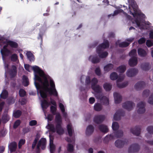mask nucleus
<instances>
[{
  "mask_svg": "<svg viewBox=\"0 0 153 153\" xmlns=\"http://www.w3.org/2000/svg\"><path fill=\"white\" fill-rule=\"evenodd\" d=\"M46 140L45 138H42L39 141L36 146V151L37 153L40 152V148L44 149L46 147Z\"/></svg>",
  "mask_w": 153,
  "mask_h": 153,
  "instance_id": "obj_8",
  "label": "nucleus"
},
{
  "mask_svg": "<svg viewBox=\"0 0 153 153\" xmlns=\"http://www.w3.org/2000/svg\"><path fill=\"white\" fill-rule=\"evenodd\" d=\"M94 101L95 99L94 98L91 97L89 99V102L90 103L92 104L94 103Z\"/></svg>",
  "mask_w": 153,
  "mask_h": 153,
  "instance_id": "obj_64",
  "label": "nucleus"
},
{
  "mask_svg": "<svg viewBox=\"0 0 153 153\" xmlns=\"http://www.w3.org/2000/svg\"><path fill=\"white\" fill-rule=\"evenodd\" d=\"M49 104V103L45 100L43 99L41 101V105L44 113H45L44 109L47 108L48 107Z\"/></svg>",
  "mask_w": 153,
  "mask_h": 153,
  "instance_id": "obj_22",
  "label": "nucleus"
},
{
  "mask_svg": "<svg viewBox=\"0 0 153 153\" xmlns=\"http://www.w3.org/2000/svg\"><path fill=\"white\" fill-rule=\"evenodd\" d=\"M25 143V139H21L19 143L18 147L19 149L21 148L22 146Z\"/></svg>",
  "mask_w": 153,
  "mask_h": 153,
  "instance_id": "obj_49",
  "label": "nucleus"
},
{
  "mask_svg": "<svg viewBox=\"0 0 153 153\" xmlns=\"http://www.w3.org/2000/svg\"><path fill=\"white\" fill-rule=\"evenodd\" d=\"M103 87L106 91H109L111 89L112 87L110 83H106L103 85Z\"/></svg>",
  "mask_w": 153,
  "mask_h": 153,
  "instance_id": "obj_43",
  "label": "nucleus"
},
{
  "mask_svg": "<svg viewBox=\"0 0 153 153\" xmlns=\"http://www.w3.org/2000/svg\"><path fill=\"white\" fill-rule=\"evenodd\" d=\"M17 71L16 67L13 65L12 67V69L10 71V74L12 77H14L16 74Z\"/></svg>",
  "mask_w": 153,
  "mask_h": 153,
  "instance_id": "obj_28",
  "label": "nucleus"
},
{
  "mask_svg": "<svg viewBox=\"0 0 153 153\" xmlns=\"http://www.w3.org/2000/svg\"><path fill=\"white\" fill-rule=\"evenodd\" d=\"M130 6V13L132 15L135 19L132 21V23L134 24V26L140 29H147L146 25H149L150 23L148 22H145L144 19L145 15L138 9L137 6L134 0H128Z\"/></svg>",
  "mask_w": 153,
  "mask_h": 153,
  "instance_id": "obj_2",
  "label": "nucleus"
},
{
  "mask_svg": "<svg viewBox=\"0 0 153 153\" xmlns=\"http://www.w3.org/2000/svg\"><path fill=\"white\" fill-rule=\"evenodd\" d=\"M105 119V117L103 115H98L95 116L94 118V122L97 124L102 123Z\"/></svg>",
  "mask_w": 153,
  "mask_h": 153,
  "instance_id": "obj_17",
  "label": "nucleus"
},
{
  "mask_svg": "<svg viewBox=\"0 0 153 153\" xmlns=\"http://www.w3.org/2000/svg\"><path fill=\"white\" fill-rule=\"evenodd\" d=\"M28 59L30 61L34 60V58L33 54L30 51L27 52L26 53Z\"/></svg>",
  "mask_w": 153,
  "mask_h": 153,
  "instance_id": "obj_36",
  "label": "nucleus"
},
{
  "mask_svg": "<svg viewBox=\"0 0 153 153\" xmlns=\"http://www.w3.org/2000/svg\"><path fill=\"white\" fill-rule=\"evenodd\" d=\"M148 102L149 104L153 105V94H152L149 97Z\"/></svg>",
  "mask_w": 153,
  "mask_h": 153,
  "instance_id": "obj_55",
  "label": "nucleus"
},
{
  "mask_svg": "<svg viewBox=\"0 0 153 153\" xmlns=\"http://www.w3.org/2000/svg\"><path fill=\"white\" fill-rule=\"evenodd\" d=\"M4 68L6 72H7L8 71V66L9 64L6 62H4Z\"/></svg>",
  "mask_w": 153,
  "mask_h": 153,
  "instance_id": "obj_63",
  "label": "nucleus"
},
{
  "mask_svg": "<svg viewBox=\"0 0 153 153\" xmlns=\"http://www.w3.org/2000/svg\"><path fill=\"white\" fill-rule=\"evenodd\" d=\"M74 147L73 145L70 143H69L68 144L67 147V150L68 152H72L74 150Z\"/></svg>",
  "mask_w": 153,
  "mask_h": 153,
  "instance_id": "obj_46",
  "label": "nucleus"
},
{
  "mask_svg": "<svg viewBox=\"0 0 153 153\" xmlns=\"http://www.w3.org/2000/svg\"><path fill=\"white\" fill-rule=\"evenodd\" d=\"M37 124V121L35 120H32L29 122V125L33 126L36 125Z\"/></svg>",
  "mask_w": 153,
  "mask_h": 153,
  "instance_id": "obj_59",
  "label": "nucleus"
},
{
  "mask_svg": "<svg viewBox=\"0 0 153 153\" xmlns=\"http://www.w3.org/2000/svg\"><path fill=\"white\" fill-rule=\"evenodd\" d=\"M135 104L131 101H127L123 105V107L128 111L131 110L135 106Z\"/></svg>",
  "mask_w": 153,
  "mask_h": 153,
  "instance_id": "obj_12",
  "label": "nucleus"
},
{
  "mask_svg": "<svg viewBox=\"0 0 153 153\" xmlns=\"http://www.w3.org/2000/svg\"><path fill=\"white\" fill-rule=\"evenodd\" d=\"M17 146V144L15 142L10 143L9 145V148L11 152L15 151Z\"/></svg>",
  "mask_w": 153,
  "mask_h": 153,
  "instance_id": "obj_24",
  "label": "nucleus"
},
{
  "mask_svg": "<svg viewBox=\"0 0 153 153\" xmlns=\"http://www.w3.org/2000/svg\"><path fill=\"white\" fill-rule=\"evenodd\" d=\"M123 12V13L125 14V16H126V18L128 19H131V17L129 16L126 13H124V12H123V10H115L114 12V13L113 14H111L110 15H108V17H110V16H115L116 15L118 14L120 12Z\"/></svg>",
  "mask_w": 153,
  "mask_h": 153,
  "instance_id": "obj_23",
  "label": "nucleus"
},
{
  "mask_svg": "<svg viewBox=\"0 0 153 153\" xmlns=\"http://www.w3.org/2000/svg\"><path fill=\"white\" fill-rule=\"evenodd\" d=\"M109 46V44L108 41L105 40L103 43L100 45L97 48V51L101 58H105L108 55L107 52H102L103 50Z\"/></svg>",
  "mask_w": 153,
  "mask_h": 153,
  "instance_id": "obj_6",
  "label": "nucleus"
},
{
  "mask_svg": "<svg viewBox=\"0 0 153 153\" xmlns=\"http://www.w3.org/2000/svg\"><path fill=\"white\" fill-rule=\"evenodd\" d=\"M38 140V139L37 138H36L34 140L32 144V147L33 149H34L35 148Z\"/></svg>",
  "mask_w": 153,
  "mask_h": 153,
  "instance_id": "obj_57",
  "label": "nucleus"
},
{
  "mask_svg": "<svg viewBox=\"0 0 153 153\" xmlns=\"http://www.w3.org/2000/svg\"><path fill=\"white\" fill-rule=\"evenodd\" d=\"M1 52L3 59L4 58V56H8L12 53L11 51L7 48L6 46H4L3 49L1 50Z\"/></svg>",
  "mask_w": 153,
  "mask_h": 153,
  "instance_id": "obj_18",
  "label": "nucleus"
},
{
  "mask_svg": "<svg viewBox=\"0 0 153 153\" xmlns=\"http://www.w3.org/2000/svg\"><path fill=\"white\" fill-rule=\"evenodd\" d=\"M129 43H130L126 42H123L119 43V41L116 43L117 45H119V46L121 47H127L129 45Z\"/></svg>",
  "mask_w": 153,
  "mask_h": 153,
  "instance_id": "obj_35",
  "label": "nucleus"
},
{
  "mask_svg": "<svg viewBox=\"0 0 153 153\" xmlns=\"http://www.w3.org/2000/svg\"><path fill=\"white\" fill-rule=\"evenodd\" d=\"M51 110L53 115L55 114L56 108L55 107L52 106L51 107Z\"/></svg>",
  "mask_w": 153,
  "mask_h": 153,
  "instance_id": "obj_58",
  "label": "nucleus"
},
{
  "mask_svg": "<svg viewBox=\"0 0 153 153\" xmlns=\"http://www.w3.org/2000/svg\"><path fill=\"white\" fill-rule=\"evenodd\" d=\"M89 60L93 63H97L99 62L100 59L97 56H91L89 58Z\"/></svg>",
  "mask_w": 153,
  "mask_h": 153,
  "instance_id": "obj_25",
  "label": "nucleus"
},
{
  "mask_svg": "<svg viewBox=\"0 0 153 153\" xmlns=\"http://www.w3.org/2000/svg\"><path fill=\"white\" fill-rule=\"evenodd\" d=\"M137 54V51L135 49L132 50L129 53V56L131 57V58H134L137 57L136 55Z\"/></svg>",
  "mask_w": 153,
  "mask_h": 153,
  "instance_id": "obj_42",
  "label": "nucleus"
},
{
  "mask_svg": "<svg viewBox=\"0 0 153 153\" xmlns=\"http://www.w3.org/2000/svg\"><path fill=\"white\" fill-rule=\"evenodd\" d=\"M94 108L95 110L97 111H100L102 109V106L100 103L95 104L94 106Z\"/></svg>",
  "mask_w": 153,
  "mask_h": 153,
  "instance_id": "obj_34",
  "label": "nucleus"
},
{
  "mask_svg": "<svg viewBox=\"0 0 153 153\" xmlns=\"http://www.w3.org/2000/svg\"><path fill=\"white\" fill-rule=\"evenodd\" d=\"M25 91L23 89H20L19 91V95L21 97H24L25 95Z\"/></svg>",
  "mask_w": 153,
  "mask_h": 153,
  "instance_id": "obj_52",
  "label": "nucleus"
},
{
  "mask_svg": "<svg viewBox=\"0 0 153 153\" xmlns=\"http://www.w3.org/2000/svg\"><path fill=\"white\" fill-rule=\"evenodd\" d=\"M123 135V132L121 130L112 133L110 135L106 136L103 141L105 143H107L109 140L122 137Z\"/></svg>",
  "mask_w": 153,
  "mask_h": 153,
  "instance_id": "obj_7",
  "label": "nucleus"
},
{
  "mask_svg": "<svg viewBox=\"0 0 153 153\" xmlns=\"http://www.w3.org/2000/svg\"><path fill=\"white\" fill-rule=\"evenodd\" d=\"M112 127L114 130H117L119 128V126L118 123L117 122H113L112 124Z\"/></svg>",
  "mask_w": 153,
  "mask_h": 153,
  "instance_id": "obj_44",
  "label": "nucleus"
},
{
  "mask_svg": "<svg viewBox=\"0 0 153 153\" xmlns=\"http://www.w3.org/2000/svg\"><path fill=\"white\" fill-rule=\"evenodd\" d=\"M20 102L21 104L22 105L25 104L26 102V100L24 98H22L20 100Z\"/></svg>",
  "mask_w": 153,
  "mask_h": 153,
  "instance_id": "obj_60",
  "label": "nucleus"
},
{
  "mask_svg": "<svg viewBox=\"0 0 153 153\" xmlns=\"http://www.w3.org/2000/svg\"><path fill=\"white\" fill-rule=\"evenodd\" d=\"M145 103L144 102H139L137 105V112L139 114H142L145 111Z\"/></svg>",
  "mask_w": 153,
  "mask_h": 153,
  "instance_id": "obj_11",
  "label": "nucleus"
},
{
  "mask_svg": "<svg viewBox=\"0 0 153 153\" xmlns=\"http://www.w3.org/2000/svg\"><path fill=\"white\" fill-rule=\"evenodd\" d=\"M113 68V65L112 64H109L104 67V71L106 72H107L111 69Z\"/></svg>",
  "mask_w": 153,
  "mask_h": 153,
  "instance_id": "obj_33",
  "label": "nucleus"
},
{
  "mask_svg": "<svg viewBox=\"0 0 153 153\" xmlns=\"http://www.w3.org/2000/svg\"><path fill=\"white\" fill-rule=\"evenodd\" d=\"M25 69L30 72V68L34 71V84L38 91L39 90L42 97L44 98L47 96V93L50 95L57 96V92L55 88V85L53 80L48 75L45 74L39 68L36 66H30L28 64H25Z\"/></svg>",
  "mask_w": 153,
  "mask_h": 153,
  "instance_id": "obj_1",
  "label": "nucleus"
},
{
  "mask_svg": "<svg viewBox=\"0 0 153 153\" xmlns=\"http://www.w3.org/2000/svg\"><path fill=\"white\" fill-rule=\"evenodd\" d=\"M140 127L139 126H137L131 128L130 131L134 135L138 136L140 134Z\"/></svg>",
  "mask_w": 153,
  "mask_h": 153,
  "instance_id": "obj_14",
  "label": "nucleus"
},
{
  "mask_svg": "<svg viewBox=\"0 0 153 153\" xmlns=\"http://www.w3.org/2000/svg\"><path fill=\"white\" fill-rule=\"evenodd\" d=\"M118 79L117 81V86L119 88H123L128 85V82L126 81L122 83L120 82L123 80L125 77L124 74H120L118 76L117 74L115 72L112 73L110 75V78L112 80H115L117 78Z\"/></svg>",
  "mask_w": 153,
  "mask_h": 153,
  "instance_id": "obj_5",
  "label": "nucleus"
},
{
  "mask_svg": "<svg viewBox=\"0 0 153 153\" xmlns=\"http://www.w3.org/2000/svg\"><path fill=\"white\" fill-rule=\"evenodd\" d=\"M20 121L19 120H17L14 123L13 125V128H16L20 125Z\"/></svg>",
  "mask_w": 153,
  "mask_h": 153,
  "instance_id": "obj_53",
  "label": "nucleus"
},
{
  "mask_svg": "<svg viewBox=\"0 0 153 153\" xmlns=\"http://www.w3.org/2000/svg\"><path fill=\"white\" fill-rule=\"evenodd\" d=\"M22 114L21 112L19 110H17L13 113V116L16 118L19 117Z\"/></svg>",
  "mask_w": 153,
  "mask_h": 153,
  "instance_id": "obj_45",
  "label": "nucleus"
},
{
  "mask_svg": "<svg viewBox=\"0 0 153 153\" xmlns=\"http://www.w3.org/2000/svg\"><path fill=\"white\" fill-rule=\"evenodd\" d=\"M97 82L98 80L96 78H94L91 81V88H92L93 86L94 87L96 86V85L97 83Z\"/></svg>",
  "mask_w": 153,
  "mask_h": 153,
  "instance_id": "obj_47",
  "label": "nucleus"
},
{
  "mask_svg": "<svg viewBox=\"0 0 153 153\" xmlns=\"http://www.w3.org/2000/svg\"><path fill=\"white\" fill-rule=\"evenodd\" d=\"M146 86L145 82L143 81H140L137 82L134 85L135 89L137 91L140 90L144 88Z\"/></svg>",
  "mask_w": 153,
  "mask_h": 153,
  "instance_id": "obj_15",
  "label": "nucleus"
},
{
  "mask_svg": "<svg viewBox=\"0 0 153 153\" xmlns=\"http://www.w3.org/2000/svg\"><path fill=\"white\" fill-rule=\"evenodd\" d=\"M128 141L126 140H118L115 142V145L117 147L121 148L123 147L125 144H127Z\"/></svg>",
  "mask_w": 153,
  "mask_h": 153,
  "instance_id": "obj_13",
  "label": "nucleus"
},
{
  "mask_svg": "<svg viewBox=\"0 0 153 153\" xmlns=\"http://www.w3.org/2000/svg\"><path fill=\"white\" fill-rule=\"evenodd\" d=\"M138 72V70L136 68H130L127 70L126 75L128 77H132L136 76Z\"/></svg>",
  "mask_w": 153,
  "mask_h": 153,
  "instance_id": "obj_9",
  "label": "nucleus"
},
{
  "mask_svg": "<svg viewBox=\"0 0 153 153\" xmlns=\"http://www.w3.org/2000/svg\"><path fill=\"white\" fill-rule=\"evenodd\" d=\"M91 88L94 91V94L95 97L97 99L100 100L101 103H103L106 105H108L109 104L108 98L102 96L101 94L102 89L101 86L99 85H97L94 87L93 86Z\"/></svg>",
  "mask_w": 153,
  "mask_h": 153,
  "instance_id": "obj_4",
  "label": "nucleus"
},
{
  "mask_svg": "<svg viewBox=\"0 0 153 153\" xmlns=\"http://www.w3.org/2000/svg\"><path fill=\"white\" fill-rule=\"evenodd\" d=\"M7 44L10 45L12 47L16 48L18 47V44L15 42L11 41H7Z\"/></svg>",
  "mask_w": 153,
  "mask_h": 153,
  "instance_id": "obj_37",
  "label": "nucleus"
},
{
  "mask_svg": "<svg viewBox=\"0 0 153 153\" xmlns=\"http://www.w3.org/2000/svg\"><path fill=\"white\" fill-rule=\"evenodd\" d=\"M66 140L68 142L72 143L73 144H74V142L75 141V139L74 138H67L66 139Z\"/></svg>",
  "mask_w": 153,
  "mask_h": 153,
  "instance_id": "obj_54",
  "label": "nucleus"
},
{
  "mask_svg": "<svg viewBox=\"0 0 153 153\" xmlns=\"http://www.w3.org/2000/svg\"><path fill=\"white\" fill-rule=\"evenodd\" d=\"M141 67L143 70H148L149 68V64L147 63H143L141 65Z\"/></svg>",
  "mask_w": 153,
  "mask_h": 153,
  "instance_id": "obj_38",
  "label": "nucleus"
},
{
  "mask_svg": "<svg viewBox=\"0 0 153 153\" xmlns=\"http://www.w3.org/2000/svg\"><path fill=\"white\" fill-rule=\"evenodd\" d=\"M8 95V93L7 91L5 90H3L0 95V98L5 99L7 97Z\"/></svg>",
  "mask_w": 153,
  "mask_h": 153,
  "instance_id": "obj_40",
  "label": "nucleus"
},
{
  "mask_svg": "<svg viewBox=\"0 0 153 153\" xmlns=\"http://www.w3.org/2000/svg\"><path fill=\"white\" fill-rule=\"evenodd\" d=\"M146 41V39L144 38H142L140 39L139 40H138V43L140 44H143Z\"/></svg>",
  "mask_w": 153,
  "mask_h": 153,
  "instance_id": "obj_62",
  "label": "nucleus"
},
{
  "mask_svg": "<svg viewBox=\"0 0 153 153\" xmlns=\"http://www.w3.org/2000/svg\"><path fill=\"white\" fill-rule=\"evenodd\" d=\"M137 51L138 55L141 56H144L146 55V52L142 48H139Z\"/></svg>",
  "mask_w": 153,
  "mask_h": 153,
  "instance_id": "obj_31",
  "label": "nucleus"
},
{
  "mask_svg": "<svg viewBox=\"0 0 153 153\" xmlns=\"http://www.w3.org/2000/svg\"><path fill=\"white\" fill-rule=\"evenodd\" d=\"M147 130L148 132L153 134V126H148L147 128Z\"/></svg>",
  "mask_w": 153,
  "mask_h": 153,
  "instance_id": "obj_51",
  "label": "nucleus"
},
{
  "mask_svg": "<svg viewBox=\"0 0 153 153\" xmlns=\"http://www.w3.org/2000/svg\"><path fill=\"white\" fill-rule=\"evenodd\" d=\"M55 122L56 125V128L53 125L48 124L46 128L52 132H54L56 131L57 133L59 134H62L64 130L61 127L62 124V118L59 114H57L56 115Z\"/></svg>",
  "mask_w": 153,
  "mask_h": 153,
  "instance_id": "obj_3",
  "label": "nucleus"
},
{
  "mask_svg": "<svg viewBox=\"0 0 153 153\" xmlns=\"http://www.w3.org/2000/svg\"><path fill=\"white\" fill-rule=\"evenodd\" d=\"M23 84L25 86H27L29 85V81L27 77L25 76H23Z\"/></svg>",
  "mask_w": 153,
  "mask_h": 153,
  "instance_id": "obj_39",
  "label": "nucleus"
},
{
  "mask_svg": "<svg viewBox=\"0 0 153 153\" xmlns=\"http://www.w3.org/2000/svg\"><path fill=\"white\" fill-rule=\"evenodd\" d=\"M140 149V146L138 144H133L129 147L128 152L129 153L137 152Z\"/></svg>",
  "mask_w": 153,
  "mask_h": 153,
  "instance_id": "obj_10",
  "label": "nucleus"
},
{
  "mask_svg": "<svg viewBox=\"0 0 153 153\" xmlns=\"http://www.w3.org/2000/svg\"><path fill=\"white\" fill-rule=\"evenodd\" d=\"M124 112L121 110H119L117 111L114 116V119L115 120H118L120 119L121 117L124 116Z\"/></svg>",
  "mask_w": 153,
  "mask_h": 153,
  "instance_id": "obj_16",
  "label": "nucleus"
},
{
  "mask_svg": "<svg viewBox=\"0 0 153 153\" xmlns=\"http://www.w3.org/2000/svg\"><path fill=\"white\" fill-rule=\"evenodd\" d=\"M99 128L101 131L104 133H106L108 131V128L107 126L104 125H100Z\"/></svg>",
  "mask_w": 153,
  "mask_h": 153,
  "instance_id": "obj_27",
  "label": "nucleus"
},
{
  "mask_svg": "<svg viewBox=\"0 0 153 153\" xmlns=\"http://www.w3.org/2000/svg\"><path fill=\"white\" fill-rule=\"evenodd\" d=\"M114 97L115 103H120L122 100V98L120 95L118 93L115 92L114 94Z\"/></svg>",
  "mask_w": 153,
  "mask_h": 153,
  "instance_id": "obj_19",
  "label": "nucleus"
},
{
  "mask_svg": "<svg viewBox=\"0 0 153 153\" xmlns=\"http://www.w3.org/2000/svg\"><path fill=\"white\" fill-rule=\"evenodd\" d=\"M149 91L148 90H144L143 93V96L144 97H146L149 95Z\"/></svg>",
  "mask_w": 153,
  "mask_h": 153,
  "instance_id": "obj_50",
  "label": "nucleus"
},
{
  "mask_svg": "<svg viewBox=\"0 0 153 153\" xmlns=\"http://www.w3.org/2000/svg\"><path fill=\"white\" fill-rule=\"evenodd\" d=\"M137 57L131 58L129 60V65L130 66H134L137 64Z\"/></svg>",
  "mask_w": 153,
  "mask_h": 153,
  "instance_id": "obj_21",
  "label": "nucleus"
},
{
  "mask_svg": "<svg viewBox=\"0 0 153 153\" xmlns=\"http://www.w3.org/2000/svg\"><path fill=\"white\" fill-rule=\"evenodd\" d=\"M9 117L7 114V111L6 110L3 114L2 120L3 122L5 123L9 120Z\"/></svg>",
  "mask_w": 153,
  "mask_h": 153,
  "instance_id": "obj_29",
  "label": "nucleus"
},
{
  "mask_svg": "<svg viewBox=\"0 0 153 153\" xmlns=\"http://www.w3.org/2000/svg\"><path fill=\"white\" fill-rule=\"evenodd\" d=\"M59 106L64 117H66L67 116V114L65 112V109L64 105L62 103H59Z\"/></svg>",
  "mask_w": 153,
  "mask_h": 153,
  "instance_id": "obj_32",
  "label": "nucleus"
},
{
  "mask_svg": "<svg viewBox=\"0 0 153 153\" xmlns=\"http://www.w3.org/2000/svg\"><path fill=\"white\" fill-rule=\"evenodd\" d=\"M94 128L91 125L88 126L86 131V134L87 135L89 136L94 131Z\"/></svg>",
  "mask_w": 153,
  "mask_h": 153,
  "instance_id": "obj_20",
  "label": "nucleus"
},
{
  "mask_svg": "<svg viewBox=\"0 0 153 153\" xmlns=\"http://www.w3.org/2000/svg\"><path fill=\"white\" fill-rule=\"evenodd\" d=\"M126 69V66L125 65H122L117 68V71L120 73H123Z\"/></svg>",
  "mask_w": 153,
  "mask_h": 153,
  "instance_id": "obj_30",
  "label": "nucleus"
},
{
  "mask_svg": "<svg viewBox=\"0 0 153 153\" xmlns=\"http://www.w3.org/2000/svg\"><path fill=\"white\" fill-rule=\"evenodd\" d=\"M146 44L147 46L150 47L152 45L153 43L150 40H147L146 42Z\"/></svg>",
  "mask_w": 153,
  "mask_h": 153,
  "instance_id": "obj_61",
  "label": "nucleus"
},
{
  "mask_svg": "<svg viewBox=\"0 0 153 153\" xmlns=\"http://www.w3.org/2000/svg\"><path fill=\"white\" fill-rule=\"evenodd\" d=\"M67 129L69 135L71 136L72 135L73 131L72 129V126L71 124L69 123L67 125Z\"/></svg>",
  "mask_w": 153,
  "mask_h": 153,
  "instance_id": "obj_41",
  "label": "nucleus"
},
{
  "mask_svg": "<svg viewBox=\"0 0 153 153\" xmlns=\"http://www.w3.org/2000/svg\"><path fill=\"white\" fill-rule=\"evenodd\" d=\"M11 60L13 62H16L18 60V56L16 54H13L11 56Z\"/></svg>",
  "mask_w": 153,
  "mask_h": 153,
  "instance_id": "obj_48",
  "label": "nucleus"
},
{
  "mask_svg": "<svg viewBox=\"0 0 153 153\" xmlns=\"http://www.w3.org/2000/svg\"><path fill=\"white\" fill-rule=\"evenodd\" d=\"M50 151L51 153H53L55 150V147L53 144V140L51 139L50 136Z\"/></svg>",
  "mask_w": 153,
  "mask_h": 153,
  "instance_id": "obj_26",
  "label": "nucleus"
},
{
  "mask_svg": "<svg viewBox=\"0 0 153 153\" xmlns=\"http://www.w3.org/2000/svg\"><path fill=\"white\" fill-rule=\"evenodd\" d=\"M95 73L98 76H100L101 75V71L99 67H97L96 68L95 70Z\"/></svg>",
  "mask_w": 153,
  "mask_h": 153,
  "instance_id": "obj_56",
  "label": "nucleus"
}]
</instances>
